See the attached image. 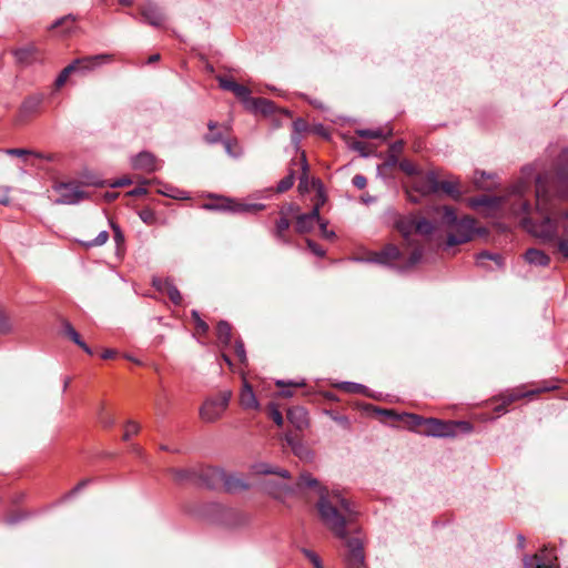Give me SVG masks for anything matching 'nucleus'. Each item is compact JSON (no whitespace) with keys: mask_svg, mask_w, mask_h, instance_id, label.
<instances>
[{"mask_svg":"<svg viewBox=\"0 0 568 568\" xmlns=\"http://www.w3.org/2000/svg\"><path fill=\"white\" fill-rule=\"evenodd\" d=\"M356 134L361 138L365 139H387L392 131H388L386 134L382 129H359L356 131Z\"/></svg>","mask_w":568,"mask_h":568,"instance_id":"obj_34","label":"nucleus"},{"mask_svg":"<svg viewBox=\"0 0 568 568\" xmlns=\"http://www.w3.org/2000/svg\"><path fill=\"white\" fill-rule=\"evenodd\" d=\"M234 352H235L236 356L239 357L240 362L242 364H245L247 361V357H246L244 344L241 339L235 341Z\"/></svg>","mask_w":568,"mask_h":568,"instance_id":"obj_50","label":"nucleus"},{"mask_svg":"<svg viewBox=\"0 0 568 568\" xmlns=\"http://www.w3.org/2000/svg\"><path fill=\"white\" fill-rule=\"evenodd\" d=\"M558 386L555 382H546L545 385L540 388H537L535 390H531V392H528V393H518V392H513L510 393L506 399H505V404H510V403H514L516 400H518L519 398H523L525 396H528V395H534V394H538V393H541V392H549V390H554V389H557Z\"/></svg>","mask_w":568,"mask_h":568,"instance_id":"obj_28","label":"nucleus"},{"mask_svg":"<svg viewBox=\"0 0 568 568\" xmlns=\"http://www.w3.org/2000/svg\"><path fill=\"white\" fill-rule=\"evenodd\" d=\"M75 22V18L72 14L64 16L52 23L51 28H58L59 26H65L67 30H70Z\"/></svg>","mask_w":568,"mask_h":568,"instance_id":"obj_48","label":"nucleus"},{"mask_svg":"<svg viewBox=\"0 0 568 568\" xmlns=\"http://www.w3.org/2000/svg\"><path fill=\"white\" fill-rule=\"evenodd\" d=\"M139 215L145 223L151 224L154 221V213L151 210H142Z\"/></svg>","mask_w":568,"mask_h":568,"instance_id":"obj_62","label":"nucleus"},{"mask_svg":"<svg viewBox=\"0 0 568 568\" xmlns=\"http://www.w3.org/2000/svg\"><path fill=\"white\" fill-rule=\"evenodd\" d=\"M268 416L273 419V422L277 426H282L284 423V418L278 407L274 403H270L268 406Z\"/></svg>","mask_w":568,"mask_h":568,"instance_id":"obj_44","label":"nucleus"},{"mask_svg":"<svg viewBox=\"0 0 568 568\" xmlns=\"http://www.w3.org/2000/svg\"><path fill=\"white\" fill-rule=\"evenodd\" d=\"M476 260H477V265L478 266L487 268V270H490L486 265L487 261H494L496 266H497V268H503L504 267V258H503V256L500 254H497V253H490L488 251H483V252L477 254Z\"/></svg>","mask_w":568,"mask_h":568,"instance_id":"obj_29","label":"nucleus"},{"mask_svg":"<svg viewBox=\"0 0 568 568\" xmlns=\"http://www.w3.org/2000/svg\"><path fill=\"white\" fill-rule=\"evenodd\" d=\"M224 478V470L217 467H203L197 469L196 481L206 486L207 488L215 489L222 485Z\"/></svg>","mask_w":568,"mask_h":568,"instance_id":"obj_11","label":"nucleus"},{"mask_svg":"<svg viewBox=\"0 0 568 568\" xmlns=\"http://www.w3.org/2000/svg\"><path fill=\"white\" fill-rule=\"evenodd\" d=\"M140 430V425L134 420H128L125 424V430L123 435L124 440H129L130 437L134 434H138Z\"/></svg>","mask_w":568,"mask_h":568,"instance_id":"obj_47","label":"nucleus"},{"mask_svg":"<svg viewBox=\"0 0 568 568\" xmlns=\"http://www.w3.org/2000/svg\"><path fill=\"white\" fill-rule=\"evenodd\" d=\"M204 140L209 144H216L223 141V135L221 132H211L205 134Z\"/></svg>","mask_w":568,"mask_h":568,"instance_id":"obj_55","label":"nucleus"},{"mask_svg":"<svg viewBox=\"0 0 568 568\" xmlns=\"http://www.w3.org/2000/svg\"><path fill=\"white\" fill-rule=\"evenodd\" d=\"M111 60L109 54H97L77 59L78 68L82 72L92 71L99 65L106 63Z\"/></svg>","mask_w":568,"mask_h":568,"instance_id":"obj_18","label":"nucleus"},{"mask_svg":"<svg viewBox=\"0 0 568 568\" xmlns=\"http://www.w3.org/2000/svg\"><path fill=\"white\" fill-rule=\"evenodd\" d=\"M301 551L313 564L314 568H320L323 565L318 555L313 550L302 548Z\"/></svg>","mask_w":568,"mask_h":568,"instance_id":"obj_49","label":"nucleus"},{"mask_svg":"<svg viewBox=\"0 0 568 568\" xmlns=\"http://www.w3.org/2000/svg\"><path fill=\"white\" fill-rule=\"evenodd\" d=\"M240 405L244 409L258 410L261 405L256 398V395L247 381L244 379L243 386L240 393Z\"/></svg>","mask_w":568,"mask_h":568,"instance_id":"obj_16","label":"nucleus"},{"mask_svg":"<svg viewBox=\"0 0 568 568\" xmlns=\"http://www.w3.org/2000/svg\"><path fill=\"white\" fill-rule=\"evenodd\" d=\"M442 211V224L453 230L447 235L446 245L448 247L464 244L473 240L476 229L475 220L470 216L458 217L456 211L452 206L438 207L437 212Z\"/></svg>","mask_w":568,"mask_h":568,"instance_id":"obj_4","label":"nucleus"},{"mask_svg":"<svg viewBox=\"0 0 568 568\" xmlns=\"http://www.w3.org/2000/svg\"><path fill=\"white\" fill-rule=\"evenodd\" d=\"M305 215H306V216H308V217H310V220H312V221L314 222V224H316V223H318V224H320L321 222H323V221H324V220H322V219H321V216H320V207H318V205H315V206L312 209V211H311V212H308V213H305Z\"/></svg>","mask_w":568,"mask_h":568,"instance_id":"obj_60","label":"nucleus"},{"mask_svg":"<svg viewBox=\"0 0 568 568\" xmlns=\"http://www.w3.org/2000/svg\"><path fill=\"white\" fill-rule=\"evenodd\" d=\"M457 428L464 433H470L473 426L468 422H444L437 418H427L420 434L430 437H455Z\"/></svg>","mask_w":568,"mask_h":568,"instance_id":"obj_6","label":"nucleus"},{"mask_svg":"<svg viewBox=\"0 0 568 568\" xmlns=\"http://www.w3.org/2000/svg\"><path fill=\"white\" fill-rule=\"evenodd\" d=\"M3 152L7 153L8 155H14V156H26V155L32 154L40 159L43 158L42 154L36 153L28 149H6Z\"/></svg>","mask_w":568,"mask_h":568,"instance_id":"obj_46","label":"nucleus"},{"mask_svg":"<svg viewBox=\"0 0 568 568\" xmlns=\"http://www.w3.org/2000/svg\"><path fill=\"white\" fill-rule=\"evenodd\" d=\"M429 180L432 182V189L434 191L440 190L444 193L450 195L455 200L460 197L462 192L459 190L458 181H449V180L437 181L434 175H430Z\"/></svg>","mask_w":568,"mask_h":568,"instance_id":"obj_17","label":"nucleus"},{"mask_svg":"<svg viewBox=\"0 0 568 568\" xmlns=\"http://www.w3.org/2000/svg\"><path fill=\"white\" fill-rule=\"evenodd\" d=\"M192 317L194 318L196 323V327L202 331L203 333H206L209 331V325L200 317V314L197 311H192Z\"/></svg>","mask_w":568,"mask_h":568,"instance_id":"obj_54","label":"nucleus"},{"mask_svg":"<svg viewBox=\"0 0 568 568\" xmlns=\"http://www.w3.org/2000/svg\"><path fill=\"white\" fill-rule=\"evenodd\" d=\"M293 453L302 460L311 462L314 457L313 452L307 448L301 440L294 446Z\"/></svg>","mask_w":568,"mask_h":568,"instance_id":"obj_37","label":"nucleus"},{"mask_svg":"<svg viewBox=\"0 0 568 568\" xmlns=\"http://www.w3.org/2000/svg\"><path fill=\"white\" fill-rule=\"evenodd\" d=\"M315 224L308 216L304 214H300L296 217L295 230L300 234H305L311 232L314 229Z\"/></svg>","mask_w":568,"mask_h":568,"instance_id":"obj_33","label":"nucleus"},{"mask_svg":"<svg viewBox=\"0 0 568 568\" xmlns=\"http://www.w3.org/2000/svg\"><path fill=\"white\" fill-rule=\"evenodd\" d=\"M62 331L65 336H68L74 344H82V338L80 334L74 329V327L68 322H62Z\"/></svg>","mask_w":568,"mask_h":568,"instance_id":"obj_39","label":"nucleus"},{"mask_svg":"<svg viewBox=\"0 0 568 568\" xmlns=\"http://www.w3.org/2000/svg\"><path fill=\"white\" fill-rule=\"evenodd\" d=\"M251 469L256 475H277L284 479H288L291 477L288 470L278 468L264 462L253 464Z\"/></svg>","mask_w":568,"mask_h":568,"instance_id":"obj_21","label":"nucleus"},{"mask_svg":"<svg viewBox=\"0 0 568 568\" xmlns=\"http://www.w3.org/2000/svg\"><path fill=\"white\" fill-rule=\"evenodd\" d=\"M54 191L59 193V197L54 201L55 204L74 205L88 197L75 182L55 184Z\"/></svg>","mask_w":568,"mask_h":568,"instance_id":"obj_7","label":"nucleus"},{"mask_svg":"<svg viewBox=\"0 0 568 568\" xmlns=\"http://www.w3.org/2000/svg\"><path fill=\"white\" fill-rule=\"evenodd\" d=\"M307 130V123L298 118L293 122V134L292 142L298 144L301 141V134Z\"/></svg>","mask_w":568,"mask_h":568,"instance_id":"obj_36","label":"nucleus"},{"mask_svg":"<svg viewBox=\"0 0 568 568\" xmlns=\"http://www.w3.org/2000/svg\"><path fill=\"white\" fill-rule=\"evenodd\" d=\"M10 187L0 185V204L8 205L10 203Z\"/></svg>","mask_w":568,"mask_h":568,"instance_id":"obj_57","label":"nucleus"},{"mask_svg":"<svg viewBox=\"0 0 568 568\" xmlns=\"http://www.w3.org/2000/svg\"><path fill=\"white\" fill-rule=\"evenodd\" d=\"M221 209L224 211L241 213L251 211H262L265 209V205L262 203L243 204L233 202L231 200H226V204H223Z\"/></svg>","mask_w":568,"mask_h":568,"instance_id":"obj_27","label":"nucleus"},{"mask_svg":"<svg viewBox=\"0 0 568 568\" xmlns=\"http://www.w3.org/2000/svg\"><path fill=\"white\" fill-rule=\"evenodd\" d=\"M525 261L535 266H548L550 263V257L541 250L538 248H528L524 254Z\"/></svg>","mask_w":568,"mask_h":568,"instance_id":"obj_23","label":"nucleus"},{"mask_svg":"<svg viewBox=\"0 0 568 568\" xmlns=\"http://www.w3.org/2000/svg\"><path fill=\"white\" fill-rule=\"evenodd\" d=\"M525 568H557V556L552 549L545 547L539 554L523 558Z\"/></svg>","mask_w":568,"mask_h":568,"instance_id":"obj_8","label":"nucleus"},{"mask_svg":"<svg viewBox=\"0 0 568 568\" xmlns=\"http://www.w3.org/2000/svg\"><path fill=\"white\" fill-rule=\"evenodd\" d=\"M99 420L104 427H111L115 423L114 418L111 415H109L104 410V408H101V412L99 414Z\"/></svg>","mask_w":568,"mask_h":568,"instance_id":"obj_52","label":"nucleus"},{"mask_svg":"<svg viewBox=\"0 0 568 568\" xmlns=\"http://www.w3.org/2000/svg\"><path fill=\"white\" fill-rule=\"evenodd\" d=\"M552 196L558 200L568 199V149H564L557 159L555 172H545L536 179V213L521 219V226L542 243H557L558 252L568 260V237L559 239L560 231L567 233V225L560 226L557 219L549 215L552 209Z\"/></svg>","mask_w":568,"mask_h":568,"instance_id":"obj_1","label":"nucleus"},{"mask_svg":"<svg viewBox=\"0 0 568 568\" xmlns=\"http://www.w3.org/2000/svg\"><path fill=\"white\" fill-rule=\"evenodd\" d=\"M280 215L281 217L275 222L273 235L280 243L288 245L291 244V240L286 235V231L288 230L291 223L290 220L285 216L284 209L280 210Z\"/></svg>","mask_w":568,"mask_h":568,"instance_id":"obj_20","label":"nucleus"},{"mask_svg":"<svg viewBox=\"0 0 568 568\" xmlns=\"http://www.w3.org/2000/svg\"><path fill=\"white\" fill-rule=\"evenodd\" d=\"M306 243H307V246L308 248L316 255V256H320V257H323L325 255V251L317 244L315 243L314 241L312 240H306Z\"/></svg>","mask_w":568,"mask_h":568,"instance_id":"obj_56","label":"nucleus"},{"mask_svg":"<svg viewBox=\"0 0 568 568\" xmlns=\"http://www.w3.org/2000/svg\"><path fill=\"white\" fill-rule=\"evenodd\" d=\"M172 474L178 483L196 481L197 469H173Z\"/></svg>","mask_w":568,"mask_h":568,"instance_id":"obj_32","label":"nucleus"},{"mask_svg":"<svg viewBox=\"0 0 568 568\" xmlns=\"http://www.w3.org/2000/svg\"><path fill=\"white\" fill-rule=\"evenodd\" d=\"M287 420L298 430L308 426V417L305 408L301 406L292 407L287 410Z\"/></svg>","mask_w":568,"mask_h":568,"instance_id":"obj_19","label":"nucleus"},{"mask_svg":"<svg viewBox=\"0 0 568 568\" xmlns=\"http://www.w3.org/2000/svg\"><path fill=\"white\" fill-rule=\"evenodd\" d=\"M17 61L23 65H30L36 62L42 61V53L34 44H28L14 50L13 52Z\"/></svg>","mask_w":568,"mask_h":568,"instance_id":"obj_13","label":"nucleus"},{"mask_svg":"<svg viewBox=\"0 0 568 568\" xmlns=\"http://www.w3.org/2000/svg\"><path fill=\"white\" fill-rule=\"evenodd\" d=\"M140 11L144 20L153 27H161L165 21L163 11L156 3L152 1L144 3Z\"/></svg>","mask_w":568,"mask_h":568,"instance_id":"obj_12","label":"nucleus"},{"mask_svg":"<svg viewBox=\"0 0 568 568\" xmlns=\"http://www.w3.org/2000/svg\"><path fill=\"white\" fill-rule=\"evenodd\" d=\"M222 485L229 493L242 491L248 488V484L244 479L234 475H227L225 471Z\"/></svg>","mask_w":568,"mask_h":568,"instance_id":"obj_26","label":"nucleus"},{"mask_svg":"<svg viewBox=\"0 0 568 568\" xmlns=\"http://www.w3.org/2000/svg\"><path fill=\"white\" fill-rule=\"evenodd\" d=\"M352 183L355 187L362 190L366 186L367 184V180L364 175L362 174H356L354 175V178L352 179Z\"/></svg>","mask_w":568,"mask_h":568,"instance_id":"obj_58","label":"nucleus"},{"mask_svg":"<svg viewBox=\"0 0 568 568\" xmlns=\"http://www.w3.org/2000/svg\"><path fill=\"white\" fill-rule=\"evenodd\" d=\"M295 175L294 172H291L286 176H284L276 186V190L278 193H283L287 190H290L294 185Z\"/></svg>","mask_w":568,"mask_h":568,"instance_id":"obj_42","label":"nucleus"},{"mask_svg":"<svg viewBox=\"0 0 568 568\" xmlns=\"http://www.w3.org/2000/svg\"><path fill=\"white\" fill-rule=\"evenodd\" d=\"M232 92L235 94L236 98H239L243 102L245 108L251 103V101L253 99L251 97V90L248 88H246L245 85L240 84L237 82Z\"/></svg>","mask_w":568,"mask_h":568,"instance_id":"obj_35","label":"nucleus"},{"mask_svg":"<svg viewBox=\"0 0 568 568\" xmlns=\"http://www.w3.org/2000/svg\"><path fill=\"white\" fill-rule=\"evenodd\" d=\"M399 256V248L393 244H388L382 251L372 253L369 257H354L352 260L355 262H367L388 265L389 262L398 260Z\"/></svg>","mask_w":568,"mask_h":568,"instance_id":"obj_10","label":"nucleus"},{"mask_svg":"<svg viewBox=\"0 0 568 568\" xmlns=\"http://www.w3.org/2000/svg\"><path fill=\"white\" fill-rule=\"evenodd\" d=\"M415 225L416 220L412 216L400 219L396 224L397 230L403 235L408 245H414V242L410 237L413 233H416Z\"/></svg>","mask_w":568,"mask_h":568,"instance_id":"obj_25","label":"nucleus"},{"mask_svg":"<svg viewBox=\"0 0 568 568\" xmlns=\"http://www.w3.org/2000/svg\"><path fill=\"white\" fill-rule=\"evenodd\" d=\"M70 74H68V70H62L58 78L55 79V87L61 88L67 82Z\"/></svg>","mask_w":568,"mask_h":568,"instance_id":"obj_64","label":"nucleus"},{"mask_svg":"<svg viewBox=\"0 0 568 568\" xmlns=\"http://www.w3.org/2000/svg\"><path fill=\"white\" fill-rule=\"evenodd\" d=\"M219 85L226 91H233L236 82L230 78L217 77Z\"/></svg>","mask_w":568,"mask_h":568,"instance_id":"obj_53","label":"nucleus"},{"mask_svg":"<svg viewBox=\"0 0 568 568\" xmlns=\"http://www.w3.org/2000/svg\"><path fill=\"white\" fill-rule=\"evenodd\" d=\"M399 169L408 175H414L417 173V169L413 162L409 160H403L398 163Z\"/></svg>","mask_w":568,"mask_h":568,"instance_id":"obj_51","label":"nucleus"},{"mask_svg":"<svg viewBox=\"0 0 568 568\" xmlns=\"http://www.w3.org/2000/svg\"><path fill=\"white\" fill-rule=\"evenodd\" d=\"M13 331V323L9 315L0 307V335L9 334Z\"/></svg>","mask_w":568,"mask_h":568,"instance_id":"obj_38","label":"nucleus"},{"mask_svg":"<svg viewBox=\"0 0 568 568\" xmlns=\"http://www.w3.org/2000/svg\"><path fill=\"white\" fill-rule=\"evenodd\" d=\"M529 182L525 180L518 181L514 184L505 196L496 195H480L470 200L471 207H486L488 210L508 209L509 212L523 219L530 216L531 205L526 197L529 191Z\"/></svg>","mask_w":568,"mask_h":568,"instance_id":"obj_3","label":"nucleus"},{"mask_svg":"<svg viewBox=\"0 0 568 568\" xmlns=\"http://www.w3.org/2000/svg\"><path fill=\"white\" fill-rule=\"evenodd\" d=\"M152 284L159 292L166 294L172 303L175 305L181 304V293L170 278L155 277L153 278Z\"/></svg>","mask_w":568,"mask_h":568,"instance_id":"obj_14","label":"nucleus"},{"mask_svg":"<svg viewBox=\"0 0 568 568\" xmlns=\"http://www.w3.org/2000/svg\"><path fill=\"white\" fill-rule=\"evenodd\" d=\"M298 488H315L320 495L316 508L322 523L339 539L347 538V526L358 517L356 506L339 491L329 493L308 473H303L297 480Z\"/></svg>","mask_w":568,"mask_h":568,"instance_id":"obj_2","label":"nucleus"},{"mask_svg":"<svg viewBox=\"0 0 568 568\" xmlns=\"http://www.w3.org/2000/svg\"><path fill=\"white\" fill-rule=\"evenodd\" d=\"M404 418L409 429L420 434V430L425 428L426 419L416 414H405Z\"/></svg>","mask_w":568,"mask_h":568,"instance_id":"obj_31","label":"nucleus"},{"mask_svg":"<svg viewBox=\"0 0 568 568\" xmlns=\"http://www.w3.org/2000/svg\"><path fill=\"white\" fill-rule=\"evenodd\" d=\"M108 240H109L108 231H101L95 239L85 242L84 246H87V247L101 246V245L105 244L108 242Z\"/></svg>","mask_w":568,"mask_h":568,"instance_id":"obj_45","label":"nucleus"},{"mask_svg":"<svg viewBox=\"0 0 568 568\" xmlns=\"http://www.w3.org/2000/svg\"><path fill=\"white\" fill-rule=\"evenodd\" d=\"M352 149L357 151L362 156H368V152L366 151V144L362 141H354L352 143Z\"/></svg>","mask_w":568,"mask_h":568,"instance_id":"obj_59","label":"nucleus"},{"mask_svg":"<svg viewBox=\"0 0 568 568\" xmlns=\"http://www.w3.org/2000/svg\"><path fill=\"white\" fill-rule=\"evenodd\" d=\"M43 102V94H32L26 98L20 106V113L23 116H30L38 112Z\"/></svg>","mask_w":568,"mask_h":568,"instance_id":"obj_22","label":"nucleus"},{"mask_svg":"<svg viewBox=\"0 0 568 568\" xmlns=\"http://www.w3.org/2000/svg\"><path fill=\"white\" fill-rule=\"evenodd\" d=\"M348 548L345 557L347 568H363L365 565L364 546L359 538H346Z\"/></svg>","mask_w":568,"mask_h":568,"instance_id":"obj_9","label":"nucleus"},{"mask_svg":"<svg viewBox=\"0 0 568 568\" xmlns=\"http://www.w3.org/2000/svg\"><path fill=\"white\" fill-rule=\"evenodd\" d=\"M232 392L229 389L222 390L215 396L207 397L200 407V418L205 423H214L219 420L226 410Z\"/></svg>","mask_w":568,"mask_h":568,"instance_id":"obj_5","label":"nucleus"},{"mask_svg":"<svg viewBox=\"0 0 568 568\" xmlns=\"http://www.w3.org/2000/svg\"><path fill=\"white\" fill-rule=\"evenodd\" d=\"M216 334L219 343L223 347H229L231 345L232 327L226 321H220L217 323Z\"/></svg>","mask_w":568,"mask_h":568,"instance_id":"obj_30","label":"nucleus"},{"mask_svg":"<svg viewBox=\"0 0 568 568\" xmlns=\"http://www.w3.org/2000/svg\"><path fill=\"white\" fill-rule=\"evenodd\" d=\"M342 389L348 393L366 394L367 387L353 382H343L339 386Z\"/></svg>","mask_w":568,"mask_h":568,"instance_id":"obj_41","label":"nucleus"},{"mask_svg":"<svg viewBox=\"0 0 568 568\" xmlns=\"http://www.w3.org/2000/svg\"><path fill=\"white\" fill-rule=\"evenodd\" d=\"M131 164L135 170H143L148 173L155 172L159 169L155 156L146 151L140 152L133 156Z\"/></svg>","mask_w":568,"mask_h":568,"instance_id":"obj_15","label":"nucleus"},{"mask_svg":"<svg viewBox=\"0 0 568 568\" xmlns=\"http://www.w3.org/2000/svg\"><path fill=\"white\" fill-rule=\"evenodd\" d=\"M422 257H423L422 246H419V245L415 246L407 260V264L405 265V268L407 270V268L415 266L417 263L420 262Z\"/></svg>","mask_w":568,"mask_h":568,"instance_id":"obj_43","label":"nucleus"},{"mask_svg":"<svg viewBox=\"0 0 568 568\" xmlns=\"http://www.w3.org/2000/svg\"><path fill=\"white\" fill-rule=\"evenodd\" d=\"M247 110L262 113V114H272L275 111V104L273 101L264 99V98H253L251 103L246 106Z\"/></svg>","mask_w":568,"mask_h":568,"instance_id":"obj_24","label":"nucleus"},{"mask_svg":"<svg viewBox=\"0 0 568 568\" xmlns=\"http://www.w3.org/2000/svg\"><path fill=\"white\" fill-rule=\"evenodd\" d=\"M415 232L422 235H430L434 232V224L424 217L416 220Z\"/></svg>","mask_w":568,"mask_h":568,"instance_id":"obj_40","label":"nucleus"},{"mask_svg":"<svg viewBox=\"0 0 568 568\" xmlns=\"http://www.w3.org/2000/svg\"><path fill=\"white\" fill-rule=\"evenodd\" d=\"M91 479H83L81 480L69 494L67 497L74 496L79 491H81L83 488H85L90 484Z\"/></svg>","mask_w":568,"mask_h":568,"instance_id":"obj_63","label":"nucleus"},{"mask_svg":"<svg viewBox=\"0 0 568 568\" xmlns=\"http://www.w3.org/2000/svg\"><path fill=\"white\" fill-rule=\"evenodd\" d=\"M318 225H320V230H321L323 237L328 239V240H332L335 237V232L328 231V229H327V221H323Z\"/></svg>","mask_w":568,"mask_h":568,"instance_id":"obj_61","label":"nucleus"}]
</instances>
